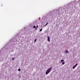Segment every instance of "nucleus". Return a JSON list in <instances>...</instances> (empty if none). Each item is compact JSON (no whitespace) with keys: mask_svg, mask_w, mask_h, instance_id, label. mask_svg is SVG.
Returning <instances> with one entry per match:
<instances>
[{"mask_svg":"<svg viewBox=\"0 0 80 80\" xmlns=\"http://www.w3.org/2000/svg\"><path fill=\"white\" fill-rule=\"evenodd\" d=\"M51 70H52V68L50 67V68H48V69L46 72V75H48V73H49V72H50V71H51Z\"/></svg>","mask_w":80,"mask_h":80,"instance_id":"1","label":"nucleus"},{"mask_svg":"<svg viewBox=\"0 0 80 80\" xmlns=\"http://www.w3.org/2000/svg\"><path fill=\"white\" fill-rule=\"evenodd\" d=\"M77 65H78L77 64V63L75 65L73 66V67H72V68L73 69H75V67H77Z\"/></svg>","mask_w":80,"mask_h":80,"instance_id":"2","label":"nucleus"},{"mask_svg":"<svg viewBox=\"0 0 80 80\" xmlns=\"http://www.w3.org/2000/svg\"><path fill=\"white\" fill-rule=\"evenodd\" d=\"M48 42H50V37H49V36H48Z\"/></svg>","mask_w":80,"mask_h":80,"instance_id":"3","label":"nucleus"},{"mask_svg":"<svg viewBox=\"0 0 80 80\" xmlns=\"http://www.w3.org/2000/svg\"><path fill=\"white\" fill-rule=\"evenodd\" d=\"M65 53H68V50H66Z\"/></svg>","mask_w":80,"mask_h":80,"instance_id":"4","label":"nucleus"},{"mask_svg":"<svg viewBox=\"0 0 80 80\" xmlns=\"http://www.w3.org/2000/svg\"><path fill=\"white\" fill-rule=\"evenodd\" d=\"M65 64V62H62V65H64Z\"/></svg>","mask_w":80,"mask_h":80,"instance_id":"5","label":"nucleus"},{"mask_svg":"<svg viewBox=\"0 0 80 80\" xmlns=\"http://www.w3.org/2000/svg\"><path fill=\"white\" fill-rule=\"evenodd\" d=\"M64 62V60H61V62Z\"/></svg>","mask_w":80,"mask_h":80,"instance_id":"6","label":"nucleus"},{"mask_svg":"<svg viewBox=\"0 0 80 80\" xmlns=\"http://www.w3.org/2000/svg\"><path fill=\"white\" fill-rule=\"evenodd\" d=\"M33 28H36V26H33Z\"/></svg>","mask_w":80,"mask_h":80,"instance_id":"7","label":"nucleus"},{"mask_svg":"<svg viewBox=\"0 0 80 80\" xmlns=\"http://www.w3.org/2000/svg\"><path fill=\"white\" fill-rule=\"evenodd\" d=\"M40 32H42V29H41L40 30Z\"/></svg>","mask_w":80,"mask_h":80,"instance_id":"8","label":"nucleus"},{"mask_svg":"<svg viewBox=\"0 0 80 80\" xmlns=\"http://www.w3.org/2000/svg\"><path fill=\"white\" fill-rule=\"evenodd\" d=\"M20 70H21V69L20 68L18 69V71H20Z\"/></svg>","mask_w":80,"mask_h":80,"instance_id":"9","label":"nucleus"},{"mask_svg":"<svg viewBox=\"0 0 80 80\" xmlns=\"http://www.w3.org/2000/svg\"><path fill=\"white\" fill-rule=\"evenodd\" d=\"M36 41H37V39H35V40H34V42H36Z\"/></svg>","mask_w":80,"mask_h":80,"instance_id":"10","label":"nucleus"},{"mask_svg":"<svg viewBox=\"0 0 80 80\" xmlns=\"http://www.w3.org/2000/svg\"><path fill=\"white\" fill-rule=\"evenodd\" d=\"M47 24H48V22H47V23H46L45 26L47 25Z\"/></svg>","mask_w":80,"mask_h":80,"instance_id":"11","label":"nucleus"},{"mask_svg":"<svg viewBox=\"0 0 80 80\" xmlns=\"http://www.w3.org/2000/svg\"><path fill=\"white\" fill-rule=\"evenodd\" d=\"M12 60H14V58H12Z\"/></svg>","mask_w":80,"mask_h":80,"instance_id":"12","label":"nucleus"},{"mask_svg":"<svg viewBox=\"0 0 80 80\" xmlns=\"http://www.w3.org/2000/svg\"><path fill=\"white\" fill-rule=\"evenodd\" d=\"M37 27H38V25L37 26Z\"/></svg>","mask_w":80,"mask_h":80,"instance_id":"13","label":"nucleus"}]
</instances>
